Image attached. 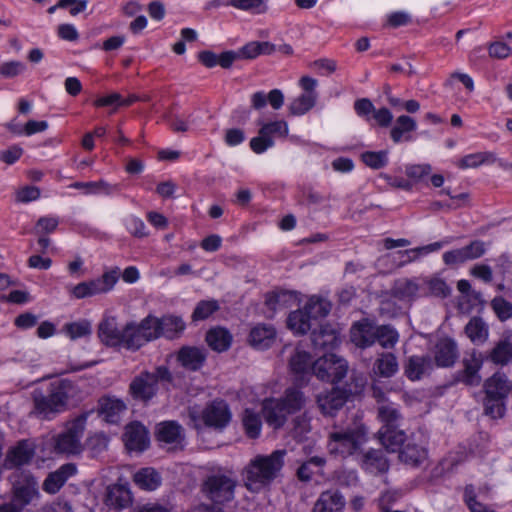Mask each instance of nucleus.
<instances>
[{"instance_id":"f257e3e1","label":"nucleus","mask_w":512,"mask_h":512,"mask_svg":"<svg viewBox=\"0 0 512 512\" xmlns=\"http://www.w3.org/2000/svg\"><path fill=\"white\" fill-rule=\"evenodd\" d=\"M82 398L79 385L70 379H57L49 383L46 391L35 389L32 392L33 412L44 419H52L67 410L72 402Z\"/></svg>"},{"instance_id":"f03ea898","label":"nucleus","mask_w":512,"mask_h":512,"mask_svg":"<svg viewBox=\"0 0 512 512\" xmlns=\"http://www.w3.org/2000/svg\"><path fill=\"white\" fill-rule=\"evenodd\" d=\"M285 450H275L269 455L255 456L244 470L245 486L249 491H259L271 484L284 466Z\"/></svg>"},{"instance_id":"7ed1b4c3","label":"nucleus","mask_w":512,"mask_h":512,"mask_svg":"<svg viewBox=\"0 0 512 512\" xmlns=\"http://www.w3.org/2000/svg\"><path fill=\"white\" fill-rule=\"evenodd\" d=\"M306 402L307 398L302 391L289 388L282 397L264 399L261 411L266 423L277 430L286 424L290 415L303 409Z\"/></svg>"},{"instance_id":"20e7f679","label":"nucleus","mask_w":512,"mask_h":512,"mask_svg":"<svg viewBox=\"0 0 512 512\" xmlns=\"http://www.w3.org/2000/svg\"><path fill=\"white\" fill-rule=\"evenodd\" d=\"M237 478L227 468L218 467L208 471L201 484L203 495L216 505H224L235 497Z\"/></svg>"},{"instance_id":"39448f33","label":"nucleus","mask_w":512,"mask_h":512,"mask_svg":"<svg viewBox=\"0 0 512 512\" xmlns=\"http://www.w3.org/2000/svg\"><path fill=\"white\" fill-rule=\"evenodd\" d=\"M366 441L367 431L361 424L334 427L328 434L327 449L331 455L345 458L357 453Z\"/></svg>"},{"instance_id":"423d86ee","label":"nucleus","mask_w":512,"mask_h":512,"mask_svg":"<svg viewBox=\"0 0 512 512\" xmlns=\"http://www.w3.org/2000/svg\"><path fill=\"white\" fill-rule=\"evenodd\" d=\"M485 398L483 400L486 415L501 418L505 412V400L511 387L505 374L496 372L483 385Z\"/></svg>"},{"instance_id":"0eeeda50","label":"nucleus","mask_w":512,"mask_h":512,"mask_svg":"<svg viewBox=\"0 0 512 512\" xmlns=\"http://www.w3.org/2000/svg\"><path fill=\"white\" fill-rule=\"evenodd\" d=\"M190 424L197 430L203 425L216 430L224 429L231 420V412L228 404L224 400H214L199 411L196 408H190L188 411Z\"/></svg>"},{"instance_id":"6e6552de","label":"nucleus","mask_w":512,"mask_h":512,"mask_svg":"<svg viewBox=\"0 0 512 512\" xmlns=\"http://www.w3.org/2000/svg\"><path fill=\"white\" fill-rule=\"evenodd\" d=\"M88 413H83L66 424L63 432L55 438L54 449L59 454L79 455L83 450V437Z\"/></svg>"},{"instance_id":"1a4fd4ad","label":"nucleus","mask_w":512,"mask_h":512,"mask_svg":"<svg viewBox=\"0 0 512 512\" xmlns=\"http://www.w3.org/2000/svg\"><path fill=\"white\" fill-rule=\"evenodd\" d=\"M11 500L23 510L40 496L38 480L27 471H16L12 476Z\"/></svg>"},{"instance_id":"9d476101","label":"nucleus","mask_w":512,"mask_h":512,"mask_svg":"<svg viewBox=\"0 0 512 512\" xmlns=\"http://www.w3.org/2000/svg\"><path fill=\"white\" fill-rule=\"evenodd\" d=\"M171 375L168 368L160 366L154 372H143L130 384V392L136 399L150 400L158 391L160 380L170 381Z\"/></svg>"},{"instance_id":"9b49d317","label":"nucleus","mask_w":512,"mask_h":512,"mask_svg":"<svg viewBox=\"0 0 512 512\" xmlns=\"http://www.w3.org/2000/svg\"><path fill=\"white\" fill-rule=\"evenodd\" d=\"M347 361L335 354L329 353L319 357L312 365L313 374L320 380L337 383L347 374Z\"/></svg>"},{"instance_id":"f8f14e48","label":"nucleus","mask_w":512,"mask_h":512,"mask_svg":"<svg viewBox=\"0 0 512 512\" xmlns=\"http://www.w3.org/2000/svg\"><path fill=\"white\" fill-rule=\"evenodd\" d=\"M152 316L144 318L139 324L129 322L124 326V343L123 347L130 350H138L146 343L157 339L155 329L151 323Z\"/></svg>"},{"instance_id":"ddd939ff","label":"nucleus","mask_w":512,"mask_h":512,"mask_svg":"<svg viewBox=\"0 0 512 512\" xmlns=\"http://www.w3.org/2000/svg\"><path fill=\"white\" fill-rule=\"evenodd\" d=\"M486 252V245L481 240L472 241L470 244L447 251L443 254V262L448 266H456L467 261L480 258Z\"/></svg>"},{"instance_id":"4468645a","label":"nucleus","mask_w":512,"mask_h":512,"mask_svg":"<svg viewBox=\"0 0 512 512\" xmlns=\"http://www.w3.org/2000/svg\"><path fill=\"white\" fill-rule=\"evenodd\" d=\"M483 361L482 353L475 349L466 352L462 360L463 370L459 373V381L468 386H478L482 380L479 371Z\"/></svg>"},{"instance_id":"2eb2a0df","label":"nucleus","mask_w":512,"mask_h":512,"mask_svg":"<svg viewBox=\"0 0 512 512\" xmlns=\"http://www.w3.org/2000/svg\"><path fill=\"white\" fill-rule=\"evenodd\" d=\"M428 456L427 449L421 437L413 434L406 444L399 451V459L401 462L411 466H420Z\"/></svg>"},{"instance_id":"dca6fc26","label":"nucleus","mask_w":512,"mask_h":512,"mask_svg":"<svg viewBox=\"0 0 512 512\" xmlns=\"http://www.w3.org/2000/svg\"><path fill=\"white\" fill-rule=\"evenodd\" d=\"M124 327H119L116 317L106 316L98 325V337L107 346H122L124 343Z\"/></svg>"},{"instance_id":"f3484780","label":"nucleus","mask_w":512,"mask_h":512,"mask_svg":"<svg viewBox=\"0 0 512 512\" xmlns=\"http://www.w3.org/2000/svg\"><path fill=\"white\" fill-rule=\"evenodd\" d=\"M153 329L159 337L174 339L180 336L185 329V322L180 316L165 315L161 318L152 316Z\"/></svg>"},{"instance_id":"a211bd4d","label":"nucleus","mask_w":512,"mask_h":512,"mask_svg":"<svg viewBox=\"0 0 512 512\" xmlns=\"http://www.w3.org/2000/svg\"><path fill=\"white\" fill-rule=\"evenodd\" d=\"M123 440L128 450L144 451L149 445L148 431L141 423L132 422L125 427Z\"/></svg>"},{"instance_id":"6ab92c4d","label":"nucleus","mask_w":512,"mask_h":512,"mask_svg":"<svg viewBox=\"0 0 512 512\" xmlns=\"http://www.w3.org/2000/svg\"><path fill=\"white\" fill-rule=\"evenodd\" d=\"M377 339V325L368 319H362L353 324L351 340L360 348L372 346Z\"/></svg>"},{"instance_id":"aec40b11","label":"nucleus","mask_w":512,"mask_h":512,"mask_svg":"<svg viewBox=\"0 0 512 512\" xmlns=\"http://www.w3.org/2000/svg\"><path fill=\"white\" fill-rule=\"evenodd\" d=\"M345 505L342 493L337 489H329L321 492L314 504L313 512H343Z\"/></svg>"},{"instance_id":"412c9836","label":"nucleus","mask_w":512,"mask_h":512,"mask_svg":"<svg viewBox=\"0 0 512 512\" xmlns=\"http://www.w3.org/2000/svg\"><path fill=\"white\" fill-rule=\"evenodd\" d=\"M77 473L74 463H66L56 471L48 474L43 483V490L49 494L57 493L66 481Z\"/></svg>"},{"instance_id":"4be33fe9","label":"nucleus","mask_w":512,"mask_h":512,"mask_svg":"<svg viewBox=\"0 0 512 512\" xmlns=\"http://www.w3.org/2000/svg\"><path fill=\"white\" fill-rule=\"evenodd\" d=\"M34 454V448L28 441H20L8 451L5 458V467L12 469L28 464L34 457Z\"/></svg>"},{"instance_id":"5701e85b","label":"nucleus","mask_w":512,"mask_h":512,"mask_svg":"<svg viewBox=\"0 0 512 512\" xmlns=\"http://www.w3.org/2000/svg\"><path fill=\"white\" fill-rule=\"evenodd\" d=\"M458 357V349L456 343L449 339H440L435 345L434 358L440 367L452 366Z\"/></svg>"},{"instance_id":"b1692460","label":"nucleus","mask_w":512,"mask_h":512,"mask_svg":"<svg viewBox=\"0 0 512 512\" xmlns=\"http://www.w3.org/2000/svg\"><path fill=\"white\" fill-rule=\"evenodd\" d=\"M276 330L269 324H257L249 334V343L256 349L264 350L269 348L275 341Z\"/></svg>"},{"instance_id":"393cba45","label":"nucleus","mask_w":512,"mask_h":512,"mask_svg":"<svg viewBox=\"0 0 512 512\" xmlns=\"http://www.w3.org/2000/svg\"><path fill=\"white\" fill-rule=\"evenodd\" d=\"M296 298L292 292L279 291L266 295L265 306L267 308V317L272 318L277 312L291 307Z\"/></svg>"},{"instance_id":"a878e982","label":"nucleus","mask_w":512,"mask_h":512,"mask_svg":"<svg viewBox=\"0 0 512 512\" xmlns=\"http://www.w3.org/2000/svg\"><path fill=\"white\" fill-rule=\"evenodd\" d=\"M312 345L317 350H330L339 343L337 331L330 325H322L311 334Z\"/></svg>"},{"instance_id":"bb28decb","label":"nucleus","mask_w":512,"mask_h":512,"mask_svg":"<svg viewBox=\"0 0 512 512\" xmlns=\"http://www.w3.org/2000/svg\"><path fill=\"white\" fill-rule=\"evenodd\" d=\"M485 359L497 366H506L512 362V341L510 338L505 337L496 342L492 349L487 352Z\"/></svg>"},{"instance_id":"cd10ccee","label":"nucleus","mask_w":512,"mask_h":512,"mask_svg":"<svg viewBox=\"0 0 512 512\" xmlns=\"http://www.w3.org/2000/svg\"><path fill=\"white\" fill-rule=\"evenodd\" d=\"M125 410L126 405L120 399L103 397L99 400V413L108 423H117Z\"/></svg>"},{"instance_id":"c85d7f7f","label":"nucleus","mask_w":512,"mask_h":512,"mask_svg":"<svg viewBox=\"0 0 512 512\" xmlns=\"http://www.w3.org/2000/svg\"><path fill=\"white\" fill-rule=\"evenodd\" d=\"M267 103L274 110H279L284 104V94L280 89H272L268 94L263 91L251 95V107L255 110L263 109Z\"/></svg>"},{"instance_id":"c756f323","label":"nucleus","mask_w":512,"mask_h":512,"mask_svg":"<svg viewBox=\"0 0 512 512\" xmlns=\"http://www.w3.org/2000/svg\"><path fill=\"white\" fill-rule=\"evenodd\" d=\"M205 360V351L197 347H183L178 353V361L183 367L192 371L199 370Z\"/></svg>"},{"instance_id":"7c9ffc66","label":"nucleus","mask_w":512,"mask_h":512,"mask_svg":"<svg viewBox=\"0 0 512 512\" xmlns=\"http://www.w3.org/2000/svg\"><path fill=\"white\" fill-rule=\"evenodd\" d=\"M346 402L344 393L337 389L320 394L317 397V403L323 414L331 415L339 410Z\"/></svg>"},{"instance_id":"2f4dec72","label":"nucleus","mask_w":512,"mask_h":512,"mask_svg":"<svg viewBox=\"0 0 512 512\" xmlns=\"http://www.w3.org/2000/svg\"><path fill=\"white\" fill-rule=\"evenodd\" d=\"M106 503L115 510L127 508L132 503L131 492L123 485H113L108 488Z\"/></svg>"},{"instance_id":"473e14b6","label":"nucleus","mask_w":512,"mask_h":512,"mask_svg":"<svg viewBox=\"0 0 512 512\" xmlns=\"http://www.w3.org/2000/svg\"><path fill=\"white\" fill-rule=\"evenodd\" d=\"M399 369L396 356L390 352L380 353L373 365V372L384 378L394 376Z\"/></svg>"},{"instance_id":"72a5a7b5","label":"nucleus","mask_w":512,"mask_h":512,"mask_svg":"<svg viewBox=\"0 0 512 512\" xmlns=\"http://www.w3.org/2000/svg\"><path fill=\"white\" fill-rule=\"evenodd\" d=\"M378 435L381 444L390 452H395L406 444L405 433L399 428H380Z\"/></svg>"},{"instance_id":"f704fd0d","label":"nucleus","mask_w":512,"mask_h":512,"mask_svg":"<svg viewBox=\"0 0 512 512\" xmlns=\"http://www.w3.org/2000/svg\"><path fill=\"white\" fill-rule=\"evenodd\" d=\"M421 286L412 279H399L392 288L395 298L410 302L420 295Z\"/></svg>"},{"instance_id":"c9c22d12","label":"nucleus","mask_w":512,"mask_h":512,"mask_svg":"<svg viewBox=\"0 0 512 512\" xmlns=\"http://www.w3.org/2000/svg\"><path fill=\"white\" fill-rule=\"evenodd\" d=\"M362 465L370 473H384L389 469V463L383 451L371 449L363 456Z\"/></svg>"},{"instance_id":"e433bc0d","label":"nucleus","mask_w":512,"mask_h":512,"mask_svg":"<svg viewBox=\"0 0 512 512\" xmlns=\"http://www.w3.org/2000/svg\"><path fill=\"white\" fill-rule=\"evenodd\" d=\"M416 128L417 123L415 119L407 115H401L396 119L395 125L390 131L391 139L395 143H399L402 140L409 141L411 137L407 134L415 131Z\"/></svg>"},{"instance_id":"4c0bfd02","label":"nucleus","mask_w":512,"mask_h":512,"mask_svg":"<svg viewBox=\"0 0 512 512\" xmlns=\"http://www.w3.org/2000/svg\"><path fill=\"white\" fill-rule=\"evenodd\" d=\"M467 337L476 345L484 344L489 337L488 325L479 317H473L465 326Z\"/></svg>"},{"instance_id":"58836bf2","label":"nucleus","mask_w":512,"mask_h":512,"mask_svg":"<svg viewBox=\"0 0 512 512\" xmlns=\"http://www.w3.org/2000/svg\"><path fill=\"white\" fill-rule=\"evenodd\" d=\"M431 368L429 356H411L405 366V374L410 380H419Z\"/></svg>"},{"instance_id":"ea45409f","label":"nucleus","mask_w":512,"mask_h":512,"mask_svg":"<svg viewBox=\"0 0 512 512\" xmlns=\"http://www.w3.org/2000/svg\"><path fill=\"white\" fill-rule=\"evenodd\" d=\"M133 480L139 488L147 491H153L161 484L159 473L151 467L142 468L137 471L133 476Z\"/></svg>"},{"instance_id":"a19ab883","label":"nucleus","mask_w":512,"mask_h":512,"mask_svg":"<svg viewBox=\"0 0 512 512\" xmlns=\"http://www.w3.org/2000/svg\"><path fill=\"white\" fill-rule=\"evenodd\" d=\"M206 341L213 350L223 352L230 347L232 335L224 328H213L207 332Z\"/></svg>"},{"instance_id":"79ce46f5","label":"nucleus","mask_w":512,"mask_h":512,"mask_svg":"<svg viewBox=\"0 0 512 512\" xmlns=\"http://www.w3.org/2000/svg\"><path fill=\"white\" fill-rule=\"evenodd\" d=\"M158 440L165 443H180L183 439L182 427L175 421L160 423L157 430Z\"/></svg>"},{"instance_id":"37998d69","label":"nucleus","mask_w":512,"mask_h":512,"mask_svg":"<svg viewBox=\"0 0 512 512\" xmlns=\"http://www.w3.org/2000/svg\"><path fill=\"white\" fill-rule=\"evenodd\" d=\"M311 319L305 309L296 310L289 314L287 319V326L296 334L307 333L312 326Z\"/></svg>"},{"instance_id":"c03bdc74","label":"nucleus","mask_w":512,"mask_h":512,"mask_svg":"<svg viewBox=\"0 0 512 512\" xmlns=\"http://www.w3.org/2000/svg\"><path fill=\"white\" fill-rule=\"evenodd\" d=\"M378 416L382 422L381 428H399L401 423V414L392 403H384L378 408Z\"/></svg>"},{"instance_id":"a18cd8bd","label":"nucleus","mask_w":512,"mask_h":512,"mask_svg":"<svg viewBox=\"0 0 512 512\" xmlns=\"http://www.w3.org/2000/svg\"><path fill=\"white\" fill-rule=\"evenodd\" d=\"M317 99L318 95L302 93L290 102L288 110L293 116L304 115L316 105Z\"/></svg>"},{"instance_id":"49530a36","label":"nucleus","mask_w":512,"mask_h":512,"mask_svg":"<svg viewBox=\"0 0 512 512\" xmlns=\"http://www.w3.org/2000/svg\"><path fill=\"white\" fill-rule=\"evenodd\" d=\"M304 309L311 320H316L328 315L331 310V304L324 298L313 296L308 300Z\"/></svg>"},{"instance_id":"de8ad7c7","label":"nucleus","mask_w":512,"mask_h":512,"mask_svg":"<svg viewBox=\"0 0 512 512\" xmlns=\"http://www.w3.org/2000/svg\"><path fill=\"white\" fill-rule=\"evenodd\" d=\"M242 423L249 438L259 437L262 428L261 417L251 409H245L242 415Z\"/></svg>"},{"instance_id":"09e8293b","label":"nucleus","mask_w":512,"mask_h":512,"mask_svg":"<svg viewBox=\"0 0 512 512\" xmlns=\"http://www.w3.org/2000/svg\"><path fill=\"white\" fill-rule=\"evenodd\" d=\"M451 242L450 239H445L443 241L434 242L431 244H428L426 246L417 247L413 249H408L405 251H400L398 254L402 256H407V259L402 261L400 265H404L405 263L414 261L420 254H428L434 251H438L441 249L444 245L449 244Z\"/></svg>"},{"instance_id":"8fccbe9b","label":"nucleus","mask_w":512,"mask_h":512,"mask_svg":"<svg viewBox=\"0 0 512 512\" xmlns=\"http://www.w3.org/2000/svg\"><path fill=\"white\" fill-rule=\"evenodd\" d=\"M311 356L309 353L303 350L296 349L295 353L290 359L291 370L295 374L304 375L308 374L310 369Z\"/></svg>"},{"instance_id":"3c124183","label":"nucleus","mask_w":512,"mask_h":512,"mask_svg":"<svg viewBox=\"0 0 512 512\" xmlns=\"http://www.w3.org/2000/svg\"><path fill=\"white\" fill-rule=\"evenodd\" d=\"M495 157L490 152H478L464 156L458 163L461 169L477 168L486 162H494Z\"/></svg>"},{"instance_id":"603ef678","label":"nucleus","mask_w":512,"mask_h":512,"mask_svg":"<svg viewBox=\"0 0 512 512\" xmlns=\"http://www.w3.org/2000/svg\"><path fill=\"white\" fill-rule=\"evenodd\" d=\"M399 334L398 332L390 325H380L377 326V339L378 342L383 348H393L398 342Z\"/></svg>"},{"instance_id":"864d4df0","label":"nucleus","mask_w":512,"mask_h":512,"mask_svg":"<svg viewBox=\"0 0 512 512\" xmlns=\"http://www.w3.org/2000/svg\"><path fill=\"white\" fill-rule=\"evenodd\" d=\"M325 464V459L322 457L314 456L306 462L302 463L297 469V477L302 482H309L315 473L313 467L320 468Z\"/></svg>"},{"instance_id":"5fc2aeb1","label":"nucleus","mask_w":512,"mask_h":512,"mask_svg":"<svg viewBox=\"0 0 512 512\" xmlns=\"http://www.w3.org/2000/svg\"><path fill=\"white\" fill-rule=\"evenodd\" d=\"M361 160L366 166L372 169H380L388 163V152L387 151H366L361 154Z\"/></svg>"},{"instance_id":"6e6d98bb","label":"nucleus","mask_w":512,"mask_h":512,"mask_svg":"<svg viewBox=\"0 0 512 512\" xmlns=\"http://www.w3.org/2000/svg\"><path fill=\"white\" fill-rule=\"evenodd\" d=\"M478 494L473 485H467L464 490V501L471 512H495L477 500Z\"/></svg>"},{"instance_id":"4d7b16f0","label":"nucleus","mask_w":512,"mask_h":512,"mask_svg":"<svg viewBox=\"0 0 512 512\" xmlns=\"http://www.w3.org/2000/svg\"><path fill=\"white\" fill-rule=\"evenodd\" d=\"M73 295L77 299H83L86 297H91L97 294H102V290L99 286V283L96 279L88 282H81L77 284L72 291Z\"/></svg>"},{"instance_id":"13d9d810","label":"nucleus","mask_w":512,"mask_h":512,"mask_svg":"<svg viewBox=\"0 0 512 512\" xmlns=\"http://www.w3.org/2000/svg\"><path fill=\"white\" fill-rule=\"evenodd\" d=\"M228 4L240 10L252 11L258 14L267 11L265 0H228Z\"/></svg>"},{"instance_id":"bf43d9fd","label":"nucleus","mask_w":512,"mask_h":512,"mask_svg":"<svg viewBox=\"0 0 512 512\" xmlns=\"http://www.w3.org/2000/svg\"><path fill=\"white\" fill-rule=\"evenodd\" d=\"M289 128L288 124L284 120L273 121L264 124L260 128V134L266 135L267 137L278 136L286 137L288 135Z\"/></svg>"},{"instance_id":"052dcab7","label":"nucleus","mask_w":512,"mask_h":512,"mask_svg":"<svg viewBox=\"0 0 512 512\" xmlns=\"http://www.w3.org/2000/svg\"><path fill=\"white\" fill-rule=\"evenodd\" d=\"M219 309L218 302L215 300L200 301L192 314L193 320H204Z\"/></svg>"},{"instance_id":"680f3d73","label":"nucleus","mask_w":512,"mask_h":512,"mask_svg":"<svg viewBox=\"0 0 512 512\" xmlns=\"http://www.w3.org/2000/svg\"><path fill=\"white\" fill-rule=\"evenodd\" d=\"M108 438L103 433H96L87 440V447L93 457L99 456L108 447Z\"/></svg>"},{"instance_id":"e2e57ef3","label":"nucleus","mask_w":512,"mask_h":512,"mask_svg":"<svg viewBox=\"0 0 512 512\" xmlns=\"http://www.w3.org/2000/svg\"><path fill=\"white\" fill-rule=\"evenodd\" d=\"M65 328L71 339L81 338L90 335L92 332L91 323L88 320L67 324Z\"/></svg>"},{"instance_id":"0e129e2a","label":"nucleus","mask_w":512,"mask_h":512,"mask_svg":"<svg viewBox=\"0 0 512 512\" xmlns=\"http://www.w3.org/2000/svg\"><path fill=\"white\" fill-rule=\"evenodd\" d=\"M491 307L501 321L512 317V304L503 297H495L491 302Z\"/></svg>"},{"instance_id":"69168bd1","label":"nucleus","mask_w":512,"mask_h":512,"mask_svg":"<svg viewBox=\"0 0 512 512\" xmlns=\"http://www.w3.org/2000/svg\"><path fill=\"white\" fill-rule=\"evenodd\" d=\"M424 284L427 285L429 293L433 296L445 298L451 293L450 287L440 278L433 277L424 281Z\"/></svg>"},{"instance_id":"338daca9","label":"nucleus","mask_w":512,"mask_h":512,"mask_svg":"<svg viewBox=\"0 0 512 512\" xmlns=\"http://www.w3.org/2000/svg\"><path fill=\"white\" fill-rule=\"evenodd\" d=\"M72 187L76 189H84L86 193H97L104 191L106 194H110L116 186H111L104 181L98 182H75Z\"/></svg>"},{"instance_id":"774afa93","label":"nucleus","mask_w":512,"mask_h":512,"mask_svg":"<svg viewBox=\"0 0 512 512\" xmlns=\"http://www.w3.org/2000/svg\"><path fill=\"white\" fill-rule=\"evenodd\" d=\"M488 53L492 58L506 59L512 54V48L502 41H496L488 46Z\"/></svg>"}]
</instances>
